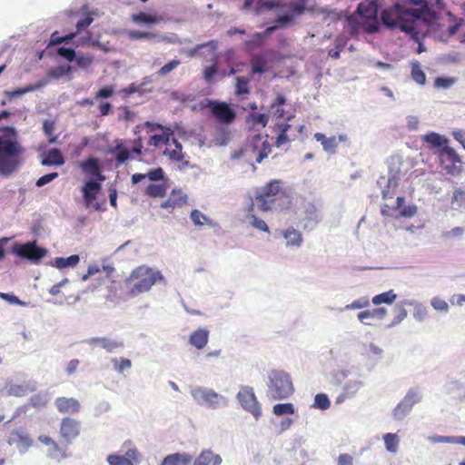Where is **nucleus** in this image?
<instances>
[{"label":"nucleus","mask_w":465,"mask_h":465,"mask_svg":"<svg viewBox=\"0 0 465 465\" xmlns=\"http://www.w3.org/2000/svg\"><path fill=\"white\" fill-rule=\"evenodd\" d=\"M13 252L23 259L36 263L46 255L47 251L37 246L35 241H34L26 243H15L13 246Z\"/></svg>","instance_id":"obj_9"},{"label":"nucleus","mask_w":465,"mask_h":465,"mask_svg":"<svg viewBox=\"0 0 465 465\" xmlns=\"http://www.w3.org/2000/svg\"><path fill=\"white\" fill-rule=\"evenodd\" d=\"M114 87L113 85H105V86L102 87L101 89H99L95 93L94 99L99 100V99L110 98L114 95Z\"/></svg>","instance_id":"obj_50"},{"label":"nucleus","mask_w":465,"mask_h":465,"mask_svg":"<svg viewBox=\"0 0 465 465\" xmlns=\"http://www.w3.org/2000/svg\"><path fill=\"white\" fill-rule=\"evenodd\" d=\"M280 2L273 0H258L253 8V12L255 15H260L264 10H272L273 8L279 7Z\"/></svg>","instance_id":"obj_36"},{"label":"nucleus","mask_w":465,"mask_h":465,"mask_svg":"<svg viewBox=\"0 0 465 465\" xmlns=\"http://www.w3.org/2000/svg\"><path fill=\"white\" fill-rule=\"evenodd\" d=\"M173 135V130L169 127L167 129H164L161 131V134H152L148 140V145L159 147L163 144H168L170 142L172 136Z\"/></svg>","instance_id":"obj_22"},{"label":"nucleus","mask_w":465,"mask_h":465,"mask_svg":"<svg viewBox=\"0 0 465 465\" xmlns=\"http://www.w3.org/2000/svg\"><path fill=\"white\" fill-rule=\"evenodd\" d=\"M192 456L186 453H174L166 456L161 465H189Z\"/></svg>","instance_id":"obj_25"},{"label":"nucleus","mask_w":465,"mask_h":465,"mask_svg":"<svg viewBox=\"0 0 465 465\" xmlns=\"http://www.w3.org/2000/svg\"><path fill=\"white\" fill-rule=\"evenodd\" d=\"M208 108L220 124H231L236 118L235 111L225 102L210 101Z\"/></svg>","instance_id":"obj_11"},{"label":"nucleus","mask_w":465,"mask_h":465,"mask_svg":"<svg viewBox=\"0 0 465 465\" xmlns=\"http://www.w3.org/2000/svg\"><path fill=\"white\" fill-rule=\"evenodd\" d=\"M127 35L132 40H140V39H153L156 37V35L151 32H142V31H129Z\"/></svg>","instance_id":"obj_47"},{"label":"nucleus","mask_w":465,"mask_h":465,"mask_svg":"<svg viewBox=\"0 0 465 465\" xmlns=\"http://www.w3.org/2000/svg\"><path fill=\"white\" fill-rule=\"evenodd\" d=\"M181 64V61L178 59H173L172 61H169L167 64H165L163 66H162L157 72V75L159 76H166L168 74H170L172 71L176 69L179 64Z\"/></svg>","instance_id":"obj_43"},{"label":"nucleus","mask_w":465,"mask_h":465,"mask_svg":"<svg viewBox=\"0 0 465 465\" xmlns=\"http://www.w3.org/2000/svg\"><path fill=\"white\" fill-rule=\"evenodd\" d=\"M93 56L89 54L76 55L74 63L78 68L85 69L88 68L93 63Z\"/></svg>","instance_id":"obj_46"},{"label":"nucleus","mask_w":465,"mask_h":465,"mask_svg":"<svg viewBox=\"0 0 465 465\" xmlns=\"http://www.w3.org/2000/svg\"><path fill=\"white\" fill-rule=\"evenodd\" d=\"M438 20L437 13L430 8L409 9L400 4H395L381 13V21L385 25L399 28L419 43L418 54L425 51L422 39L426 35H435L437 29L441 26Z\"/></svg>","instance_id":"obj_1"},{"label":"nucleus","mask_w":465,"mask_h":465,"mask_svg":"<svg viewBox=\"0 0 465 465\" xmlns=\"http://www.w3.org/2000/svg\"><path fill=\"white\" fill-rule=\"evenodd\" d=\"M357 12L361 18V21L359 22V24L363 31L372 34L379 30L380 24L377 18L378 4L376 0L360 3Z\"/></svg>","instance_id":"obj_6"},{"label":"nucleus","mask_w":465,"mask_h":465,"mask_svg":"<svg viewBox=\"0 0 465 465\" xmlns=\"http://www.w3.org/2000/svg\"><path fill=\"white\" fill-rule=\"evenodd\" d=\"M188 197L181 189H173L168 198L161 203V208L173 213L187 204Z\"/></svg>","instance_id":"obj_13"},{"label":"nucleus","mask_w":465,"mask_h":465,"mask_svg":"<svg viewBox=\"0 0 465 465\" xmlns=\"http://www.w3.org/2000/svg\"><path fill=\"white\" fill-rule=\"evenodd\" d=\"M396 298L397 295L394 293L392 290H391L389 292H385L378 295H375L372 298V303L375 305H379L381 303L391 304L396 300Z\"/></svg>","instance_id":"obj_38"},{"label":"nucleus","mask_w":465,"mask_h":465,"mask_svg":"<svg viewBox=\"0 0 465 465\" xmlns=\"http://www.w3.org/2000/svg\"><path fill=\"white\" fill-rule=\"evenodd\" d=\"M269 116L266 114H250L248 116V122L252 124V126L260 125L261 127H265L268 124Z\"/></svg>","instance_id":"obj_42"},{"label":"nucleus","mask_w":465,"mask_h":465,"mask_svg":"<svg viewBox=\"0 0 465 465\" xmlns=\"http://www.w3.org/2000/svg\"><path fill=\"white\" fill-rule=\"evenodd\" d=\"M291 124L284 123V124H279L276 125V128L279 131V134L275 140V145L277 147H281L283 144H286L290 142V138L287 135L288 130L291 128Z\"/></svg>","instance_id":"obj_33"},{"label":"nucleus","mask_w":465,"mask_h":465,"mask_svg":"<svg viewBox=\"0 0 465 465\" xmlns=\"http://www.w3.org/2000/svg\"><path fill=\"white\" fill-rule=\"evenodd\" d=\"M455 83L454 78L450 77H436L434 79V86L440 89H448Z\"/></svg>","instance_id":"obj_51"},{"label":"nucleus","mask_w":465,"mask_h":465,"mask_svg":"<svg viewBox=\"0 0 465 465\" xmlns=\"http://www.w3.org/2000/svg\"><path fill=\"white\" fill-rule=\"evenodd\" d=\"M44 165L58 164V149L54 148L48 152L47 156L42 161Z\"/></svg>","instance_id":"obj_56"},{"label":"nucleus","mask_w":465,"mask_h":465,"mask_svg":"<svg viewBox=\"0 0 465 465\" xmlns=\"http://www.w3.org/2000/svg\"><path fill=\"white\" fill-rule=\"evenodd\" d=\"M241 406L251 412L255 419L261 416V405L257 401L253 389L249 386L242 387L237 394Z\"/></svg>","instance_id":"obj_10"},{"label":"nucleus","mask_w":465,"mask_h":465,"mask_svg":"<svg viewBox=\"0 0 465 465\" xmlns=\"http://www.w3.org/2000/svg\"><path fill=\"white\" fill-rule=\"evenodd\" d=\"M138 460V451L135 449L128 450L124 455H109L107 461L110 465H134L133 461Z\"/></svg>","instance_id":"obj_14"},{"label":"nucleus","mask_w":465,"mask_h":465,"mask_svg":"<svg viewBox=\"0 0 465 465\" xmlns=\"http://www.w3.org/2000/svg\"><path fill=\"white\" fill-rule=\"evenodd\" d=\"M60 57L66 59L68 62H74L76 54L72 48L60 47Z\"/></svg>","instance_id":"obj_62"},{"label":"nucleus","mask_w":465,"mask_h":465,"mask_svg":"<svg viewBox=\"0 0 465 465\" xmlns=\"http://www.w3.org/2000/svg\"><path fill=\"white\" fill-rule=\"evenodd\" d=\"M453 203L460 208H465V192L460 189L455 190L453 193Z\"/></svg>","instance_id":"obj_59"},{"label":"nucleus","mask_w":465,"mask_h":465,"mask_svg":"<svg viewBox=\"0 0 465 465\" xmlns=\"http://www.w3.org/2000/svg\"><path fill=\"white\" fill-rule=\"evenodd\" d=\"M191 394L199 404H205L211 408H217L221 404H226V399L212 389L196 387L191 391Z\"/></svg>","instance_id":"obj_8"},{"label":"nucleus","mask_w":465,"mask_h":465,"mask_svg":"<svg viewBox=\"0 0 465 465\" xmlns=\"http://www.w3.org/2000/svg\"><path fill=\"white\" fill-rule=\"evenodd\" d=\"M101 188V184L96 181L91 180L85 183L83 187V196L87 206L93 205Z\"/></svg>","instance_id":"obj_17"},{"label":"nucleus","mask_w":465,"mask_h":465,"mask_svg":"<svg viewBox=\"0 0 465 465\" xmlns=\"http://www.w3.org/2000/svg\"><path fill=\"white\" fill-rule=\"evenodd\" d=\"M268 379V396L272 400H285L293 394L294 386L288 372L282 370H272Z\"/></svg>","instance_id":"obj_4"},{"label":"nucleus","mask_w":465,"mask_h":465,"mask_svg":"<svg viewBox=\"0 0 465 465\" xmlns=\"http://www.w3.org/2000/svg\"><path fill=\"white\" fill-rule=\"evenodd\" d=\"M146 178L152 182L166 180V178L164 176V172L162 167H157V168L152 169L146 173H134L132 175L131 180H132L133 184H136Z\"/></svg>","instance_id":"obj_16"},{"label":"nucleus","mask_w":465,"mask_h":465,"mask_svg":"<svg viewBox=\"0 0 465 465\" xmlns=\"http://www.w3.org/2000/svg\"><path fill=\"white\" fill-rule=\"evenodd\" d=\"M209 340V331L205 328H199L193 331L189 338L191 345L198 350L203 349Z\"/></svg>","instance_id":"obj_18"},{"label":"nucleus","mask_w":465,"mask_h":465,"mask_svg":"<svg viewBox=\"0 0 465 465\" xmlns=\"http://www.w3.org/2000/svg\"><path fill=\"white\" fill-rule=\"evenodd\" d=\"M222 458L211 450H203L194 460L193 465H221Z\"/></svg>","instance_id":"obj_20"},{"label":"nucleus","mask_w":465,"mask_h":465,"mask_svg":"<svg viewBox=\"0 0 465 465\" xmlns=\"http://www.w3.org/2000/svg\"><path fill=\"white\" fill-rule=\"evenodd\" d=\"M284 194L281 181L273 180L259 188L254 196V203L251 206V211L253 210L255 204L258 210L267 212L271 210L275 202Z\"/></svg>","instance_id":"obj_5"},{"label":"nucleus","mask_w":465,"mask_h":465,"mask_svg":"<svg viewBox=\"0 0 465 465\" xmlns=\"http://www.w3.org/2000/svg\"><path fill=\"white\" fill-rule=\"evenodd\" d=\"M88 343L93 346H99L109 352L124 346L122 341H114L106 337L92 338L88 341Z\"/></svg>","instance_id":"obj_21"},{"label":"nucleus","mask_w":465,"mask_h":465,"mask_svg":"<svg viewBox=\"0 0 465 465\" xmlns=\"http://www.w3.org/2000/svg\"><path fill=\"white\" fill-rule=\"evenodd\" d=\"M330 405L331 402L326 394L319 393L315 396L313 404L314 407L321 410H326L330 407Z\"/></svg>","instance_id":"obj_49"},{"label":"nucleus","mask_w":465,"mask_h":465,"mask_svg":"<svg viewBox=\"0 0 465 465\" xmlns=\"http://www.w3.org/2000/svg\"><path fill=\"white\" fill-rule=\"evenodd\" d=\"M249 83L250 81L246 77L238 76L236 78L235 94L238 97H242L243 95L250 94Z\"/></svg>","instance_id":"obj_37"},{"label":"nucleus","mask_w":465,"mask_h":465,"mask_svg":"<svg viewBox=\"0 0 465 465\" xmlns=\"http://www.w3.org/2000/svg\"><path fill=\"white\" fill-rule=\"evenodd\" d=\"M407 317V311L402 306H397L395 308V317L392 324H398Z\"/></svg>","instance_id":"obj_63"},{"label":"nucleus","mask_w":465,"mask_h":465,"mask_svg":"<svg viewBox=\"0 0 465 465\" xmlns=\"http://www.w3.org/2000/svg\"><path fill=\"white\" fill-rule=\"evenodd\" d=\"M220 55L214 52L212 58V64L203 70V79L207 83H213L214 76L219 73Z\"/></svg>","instance_id":"obj_26"},{"label":"nucleus","mask_w":465,"mask_h":465,"mask_svg":"<svg viewBox=\"0 0 465 465\" xmlns=\"http://www.w3.org/2000/svg\"><path fill=\"white\" fill-rule=\"evenodd\" d=\"M80 258L77 254H73L67 258L60 257V269L74 267L78 264Z\"/></svg>","instance_id":"obj_53"},{"label":"nucleus","mask_w":465,"mask_h":465,"mask_svg":"<svg viewBox=\"0 0 465 465\" xmlns=\"http://www.w3.org/2000/svg\"><path fill=\"white\" fill-rule=\"evenodd\" d=\"M46 84V82L42 80V81H39L38 83L35 84H28L26 85L25 87L24 88H21V89H18V90H15L14 92V94H16V95H21V94H26V93H29V92H33V91H35L37 89H40L42 88L43 86H45Z\"/></svg>","instance_id":"obj_54"},{"label":"nucleus","mask_w":465,"mask_h":465,"mask_svg":"<svg viewBox=\"0 0 465 465\" xmlns=\"http://www.w3.org/2000/svg\"><path fill=\"white\" fill-rule=\"evenodd\" d=\"M386 450L395 453L398 450L399 439L395 433H387L383 436Z\"/></svg>","instance_id":"obj_39"},{"label":"nucleus","mask_w":465,"mask_h":465,"mask_svg":"<svg viewBox=\"0 0 465 465\" xmlns=\"http://www.w3.org/2000/svg\"><path fill=\"white\" fill-rule=\"evenodd\" d=\"M115 159L118 163H124L130 158V151L122 145L115 147Z\"/></svg>","instance_id":"obj_48"},{"label":"nucleus","mask_w":465,"mask_h":465,"mask_svg":"<svg viewBox=\"0 0 465 465\" xmlns=\"http://www.w3.org/2000/svg\"><path fill=\"white\" fill-rule=\"evenodd\" d=\"M414 401L412 396L407 395L402 401H401L393 411V417L396 420H401L408 412L411 411Z\"/></svg>","instance_id":"obj_24"},{"label":"nucleus","mask_w":465,"mask_h":465,"mask_svg":"<svg viewBox=\"0 0 465 465\" xmlns=\"http://www.w3.org/2000/svg\"><path fill=\"white\" fill-rule=\"evenodd\" d=\"M440 164L443 166L447 173L458 175L462 170V162L456 151L448 146H443L437 151Z\"/></svg>","instance_id":"obj_7"},{"label":"nucleus","mask_w":465,"mask_h":465,"mask_svg":"<svg viewBox=\"0 0 465 465\" xmlns=\"http://www.w3.org/2000/svg\"><path fill=\"white\" fill-rule=\"evenodd\" d=\"M80 166L86 175L90 177H95L99 181L104 180V176L101 173L98 159L90 157L86 161L82 162Z\"/></svg>","instance_id":"obj_15"},{"label":"nucleus","mask_w":465,"mask_h":465,"mask_svg":"<svg viewBox=\"0 0 465 465\" xmlns=\"http://www.w3.org/2000/svg\"><path fill=\"white\" fill-rule=\"evenodd\" d=\"M81 424L72 418H64L60 423V443H71L80 434Z\"/></svg>","instance_id":"obj_12"},{"label":"nucleus","mask_w":465,"mask_h":465,"mask_svg":"<svg viewBox=\"0 0 465 465\" xmlns=\"http://www.w3.org/2000/svg\"><path fill=\"white\" fill-rule=\"evenodd\" d=\"M43 129L45 135L49 138V142L54 143L55 141V137L52 135L55 129L54 122L48 120L45 121L43 124Z\"/></svg>","instance_id":"obj_55"},{"label":"nucleus","mask_w":465,"mask_h":465,"mask_svg":"<svg viewBox=\"0 0 465 465\" xmlns=\"http://www.w3.org/2000/svg\"><path fill=\"white\" fill-rule=\"evenodd\" d=\"M263 41L262 34L255 33L252 39L245 42V46L248 50L252 51L255 48L262 46L263 45Z\"/></svg>","instance_id":"obj_45"},{"label":"nucleus","mask_w":465,"mask_h":465,"mask_svg":"<svg viewBox=\"0 0 465 465\" xmlns=\"http://www.w3.org/2000/svg\"><path fill=\"white\" fill-rule=\"evenodd\" d=\"M430 303H431V306L436 311L443 312H447L449 311V304L447 303V302H445L444 300H442L439 297H434L431 300Z\"/></svg>","instance_id":"obj_57"},{"label":"nucleus","mask_w":465,"mask_h":465,"mask_svg":"<svg viewBox=\"0 0 465 465\" xmlns=\"http://www.w3.org/2000/svg\"><path fill=\"white\" fill-rule=\"evenodd\" d=\"M286 103V99L283 95L279 94L276 97L274 103H272L270 106V112L278 118H282L284 116V110L282 105Z\"/></svg>","instance_id":"obj_35"},{"label":"nucleus","mask_w":465,"mask_h":465,"mask_svg":"<svg viewBox=\"0 0 465 465\" xmlns=\"http://www.w3.org/2000/svg\"><path fill=\"white\" fill-rule=\"evenodd\" d=\"M204 47H210L213 52H216L218 48V43L216 40H211L209 42L197 45L194 48L187 51V55L193 57Z\"/></svg>","instance_id":"obj_41"},{"label":"nucleus","mask_w":465,"mask_h":465,"mask_svg":"<svg viewBox=\"0 0 465 465\" xmlns=\"http://www.w3.org/2000/svg\"><path fill=\"white\" fill-rule=\"evenodd\" d=\"M314 138L318 141V142H321L323 149L327 152H330V151H334L335 148L338 146V142H337V139L335 136H331V137H326L322 133H316L314 134Z\"/></svg>","instance_id":"obj_30"},{"label":"nucleus","mask_w":465,"mask_h":465,"mask_svg":"<svg viewBox=\"0 0 465 465\" xmlns=\"http://www.w3.org/2000/svg\"><path fill=\"white\" fill-rule=\"evenodd\" d=\"M168 186L166 183H150L144 191V194L149 197H163L166 194Z\"/></svg>","instance_id":"obj_28"},{"label":"nucleus","mask_w":465,"mask_h":465,"mask_svg":"<svg viewBox=\"0 0 465 465\" xmlns=\"http://www.w3.org/2000/svg\"><path fill=\"white\" fill-rule=\"evenodd\" d=\"M58 32L54 31L51 35V40L48 46L43 50L39 54V59H42L45 56H52L54 54H58Z\"/></svg>","instance_id":"obj_32"},{"label":"nucleus","mask_w":465,"mask_h":465,"mask_svg":"<svg viewBox=\"0 0 465 465\" xmlns=\"http://www.w3.org/2000/svg\"><path fill=\"white\" fill-rule=\"evenodd\" d=\"M262 148L258 152L257 155H256V159H255V162L257 163H261L262 162V160L267 157V155L269 154L271 149H270V145L269 143L264 141L262 143Z\"/></svg>","instance_id":"obj_61"},{"label":"nucleus","mask_w":465,"mask_h":465,"mask_svg":"<svg viewBox=\"0 0 465 465\" xmlns=\"http://www.w3.org/2000/svg\"><path fill=\"white\" fill-rule=\"evenodd\" d=\"M411 78L419 84H424L426 83V74L420 67V64L418 61L411 63Z\"/></svg>","instance_id":"obj_34"},{"label":"nucleus","mask_w":465,"mask_h":465,"mask_svg":"<svg viewBox=\"0 0 465 465\" xmlns=\"http://www.w3.org/2000/svg\"><path fill=\"white\" fill-rule=\"evenodd\" d=\"M424 141L431 145V147H437L440 150L443 146H448V139L440 135L437 133L431 132L424 136Z\"/></svg>","instance_id":"obj_31"},{"label":"nucleus","mask_w":465,"mask_h":465,"mask_svg":"<svg viewBox=\"0 0 465 465\" xmlns=\"http://www.w3.org/2000/svg\"><path fill=\"white\" fill-rule=\"evenodd\" d=\"M166 145L163 154L173 162H182L183 159L182 144L176 139H172V142Z\"/></svg>","instance_id":"obj_19"},{"label":"nucleus","mask_w":465,"mask_h":465,"mask_svg":"<svg viewBox=\"0 0 465 465\" xmlns=\"http://www.w3.org/2000/svg\"><path fill=\"white\" fill-rule=\"evenodd\" d=\"M29 391L30 389L27 384H12L8 389L10 394L17 397L26 395Z\"/></svg>","instance_id":"obj_44"},{"label":"nucleus","mask_w":465,"mask_h":465,"mask_svg":"<svg viewBox=\"0 0 465 465\" xmlns=\"http://www.w3.org/2000/svg\"><path fill=\"white\" fill-rule=\"evenodd\" d=\"M132 20L137 24H157L163 20V17L161 15L141 12L133 15Z\"/></svg>","instance_id":"obj_29"},{"label":"nucleus","mask_w":465,"mask_h":465,"mask_svg":"<svg viewBox=\"0 0 465 465\" xmlns=\"http://www.w3.org/2000/svg\"><path fill=\"white\" fill-rule=\"evenodd\" d=\"M13 434L15 436V439H12V441L16 442L19 447L27 449L31 445L32 440L27 435H23L18 431H15Z\"/></svg>","instance_id":"obj_52"},{"label":"nucleus","mask_w":465,"mask_h":465,"mask_svg":"<svg viewBox=\"0 0 465 465\" xmlns=\"http://www.w3.org/2000/svg\"><path fill=\"white\" fill-rule=\"evenodd\" d=\"M0 135V173L10 175L22 163L25 147L19 143L16 131L12 126L1 130Z\"/></svg>","instance_id":"obj_2"},{"label":"nucleus","mask_w":465,"mask_h":465,"mask_svg":"<svg viewBox=\"0 0 465 465\" xmlns=\"http://www.w3.org/2000/svg\"><path fill=\"white\" fill-rule=\"evenodd\" d=\"M337 465H353V457L348 453L340 454L337 459Z\"/></svg>","instance_id":"obj_64"},{"label":"nucleus","mask_w":465,"mask_h":465,"mask_svg":"<svg viewBox=\"0 0 465 465\" xmlns=\"http://www.w3.org/2000/svg\"><path fill=\"white\" fill-rule=\"evenodd\" d=\"M251 219H252L251 224L254 228H256L260 231H262V232H269V227L263 220L260 219L259 217H257L254 214L251 215Z\"/></svg>","instance_id":"obj_58"},{"label":"nucleus","mask_w":465,"mask_h":465,"mask_svg":"<svg viewBox=\"0 0 465 465\" xmlns=\"http://www.w3.org/2000/svg\"><path fill=\"white\" fill-rule=\"evenodd\" d=\"M288 247H300L303 242L302 234L293 227H290L282 232Z\"/></svg>","instance_id":"obj_23"},{"label":"nucleus","mask_w":465,"mask_h":465,"mask_svg":"<svg viewBox=\"0 0 465 465\" xmlns=\"http://www.w3.org/2000/svg\"><path fill=\"white\" fill-rule=\"evenodd\" d=\"M80 411V403L73 398H60V412L77 413Z\"/></svg>","instance_id":"obj_27"},{"label":"nucleus","mask_w":465,"mask_h":465,"mask_svg":"<svg viewBox=\"0 0 465 465\" xmlns=\"http://www.w3.org/2000/svg\"><path fill=\"white\" fill-rule=\"evenodd\" d=\"M164 282L160 271L147 265L135 267L124 282V300L134 299L142 293L149 292L156 282Z\"/></svg>","instance_id":"obj_3"},{"label":"nucleus","mask_w":465,"mask_h":465,"mask_svg":"<svg viewBox=\"0 0 465 465\" xmlns=\"http://www.w3.org/2000/svg\"><path fill=\"white\" fill-rule=\"evenodd\" d=\"M191 219L195 225H203L207 221L206 216L199 210H193L191 213Z\"/></svg>","instance_id":"obj_60"},{"label":"nucleus","mask_w":465,"mask_h":465,"mask_svg":"<svg viewBox=\"0 0 465 465\" xmlns=\"http://www.w3.org/2000/svg\"><path fill=\"white\" fill-rule=\"evenodd\" d=\"M295 411L294 406L292 403H278L275 404L272 408V412L276 416H282L284 414H293Z\"/></svg>","instance_id":"obj_40"}]
</instances>
